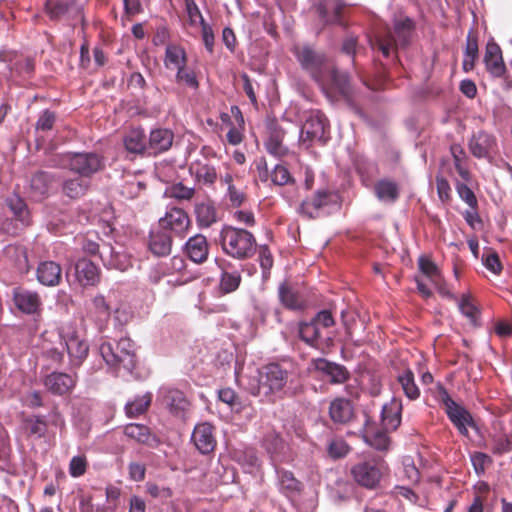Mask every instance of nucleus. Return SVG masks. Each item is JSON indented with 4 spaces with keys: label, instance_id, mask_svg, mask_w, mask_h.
<instances>
[{
    "label": "nucleus",
    "instance_id": "2eb2a0df",
    "mask_svg": "<svg viewBox=\"0 0 512 512\" xmlns=\"http://www.w3.org/2000/svg\"><path fill=\"white\" fill-rule=\"evenodd\" d=\"M315 369L330 384H343L350 377V373L344 365L324 358H319L315 361Z\"/></svg>",
    "mask_w": 512,
    "mask_h": 512
},
{
    "label": "nucleus",
    "instance_id": "c9c22d12",
    "mask_svg": "<svg viewBox=\"0 0 512 512\" xmlns=\"http://www.w3.org/2000/svg\"><path fill=\"white\" fill-rule=\"evenodd\" d=\"M48 424L43 416H28L22 421V429L28 437L42 438L47 432Z\"/></svg>",
    "mask_w": 512,
    "mask_h": 512
},
{
    "label": "nucleus",
    "instance_id": "f704fd0d",
    "mask_svg": "<svg viewBox=\"0 0 512 512\" xmlns=\"http://www.w3.org/2000/svg\"><path fill=\"white\" fill-rule=\"evenodd\" d=\"M284 135V130L278 125L270 127L269 137L265 142V148L269 154L281 157L287 153V148L282 143Z\"/></svg>",
    "mask_w": 512,
    "mask_h": 512
},
{
    "label": "nucleus",
    "instance_id": "13d9d810",
    "mask_svg": "<svg viewBox=\"0 0 512 512\" xmlns=\"http://www.w3.org/2000/svg\"><path fill=\"white\" fill-rule=\"evenodd\" d=\"M263 445L268 453L276 454L283 448L284 443L278 433L271 431L265 435Z\"/></svg>",
    "mask_w": 512,
    "mask_h": 512
},
{
    "label": "nucleus",
    "instance_id": "393cba45",
    "mask_svg": "<svg viewBox=\"0 0 512 512\" xmlns=\"http://www.w3.org/2000/svg\"><path fill=\"white\" fill-rule=\"evenodd\" d=\"M323 91L328 92L329 89H334L342 95H348L350 90L349 76L345 72H340L333 68L331 65L326 70V81L324 84H319Z\"/></svg>",
    "mask_w": 512,
    "mask_h": 512
},
{
    "label": "nucleus",
    "instance_id": "f03ea898",
    "mask_svg": "<svg viewBox=\"0 0 512 512\" xmlns=\"http://www.w3.org/2000/svg\"><path fill=\"white\" fill-rule=\"evenodd\" d=\"M223 252L237 260L251 258L257 248L254 235L246 229L224 226L219 233Z\"/></svg>",
    "mask_w": 512,
    "mask_h": 512
},
{
    "label": "nucleus",
    "instance_id": "aec40b11",
    "mask_svg": "<svg viewBox=\"0 0 512 512\" xmlns=\"http://www.w3.org/2000/svg\"><path fill=\"white\" fill-rule=\"evenodd\" d=\"M45 10L52 20H57L62 17L81 18V9L74 0H47L45 4Z\"/></svg>",
    "mask_w": 512,
    "mask_h": 512
},
{
    "label": "nucleus",
    "instance_id": "ddd939ff",
    "mask_svg": "<svg viewBox=\"0 0 512 512\" xmlns=\"http://www.w3.org/2000/svg\"><path fill=\"white\" fill-rule=\"evenodd\" d=\"M77 383V374L53 371L42 379L45 389L55 396L69 395Z\"/></svg>",
    "mask_w": 512,
    "mask_h": 512
},
{
    "label": "nucleus",
    "instance_id": "09e8293b",
    "mask_svg": "<svg viewBox=\"0 0 512 512\" xmlns=\"http://www.w3.org/2000/svg\"><path fill=\"white\" fill-rule=\"evenodd\" d=\"M55 181L54 176L46 171H39L31 178V188L39 195H45L48 193L53 182Z\"/></svg>",
    "mask_w": 512,
    "mask_h": 512
},
{
    "label": "nucleus",
    "instance_id": "864d4df0",
    "mask_svg": "<svg viewBox=\"0 0 512 512\" xmlns=\"http://www.w3.org/2000/svg\"><path fill=\"white\" fill-rule=\"evenodd\" d=\"M165 194L168 197L174 198L179 201H182V200L188 201L194 197L195 189L193 187H187L183 183L178 182L176 184L169 186L166 189Z\"/></svg>",
    "mask_w": 512,
    "mask_h": 512
},
{
    "label": "nucleus",
    "instance_id": "bb28decb",
    "mask_svg": "<svg viewBox=\"0 0 512 512\" xmlns=\"http://www.w3.org/2000/svg\"><path fill=\"white\" fill-rule=\"evenodd\" d=\"M36 276L44 286H57L61 282L62 269L54 261H43L37 267Z\"/></svg>",
    "mask_w": 512,
    "mask_h": 512
},
{
    "label": "nucleus",
    "instance_id": "5fc2aeb1",
    "mask_svg": "<svg viewBox=\"0 0 512 512\" xmlns=\"http://www.w3.org/2000/svg\"><path fill=\"white\" fill-rule=\"evenodd\" d=\"M478 56L477 40L468 36L463 59V69L468 72L474 68L475 59Z\"/></svg>",
    "mask_w": 512,
    "mask_h": 512
},
{
    "label": "nucleus",
    "instance_id": "4be33fe9",
    "mask_svg": "<svg viewBox=\"0 0 512 512\" xmlns=\"http://www.w3.org/2000/svg\"><path fill=\"white\" fill-rule=\"evenodd\" d=\"M332 202V194L319 190L311 198L305 199L300 205V212L308 218H317L321 210Z\"/></svg>",
    "mask_w": 512,
    "mask_h": 512
},
{
    "label": "nucleus",
    "instance_id": "2f4dec72",
    "mask_svg": "<svg viewBox=\"0 0 512 512\" xmlns=\"http://www.w3.org/2000/svg\"><path fill=\"white\" fill-rule=\"evenodd\" d=\"M329 415L334 423L345 424L353 417V408L349 400L344 398L334 399L330 403Z\"/></svg>",
    "mask_w": 512,
    "mask_h": 512
},
{
    "label": "nucleus",
    "instance_id": "338daca9",
    "mask_svg": "<svg viewBox=\"0 0 512 512\" xmlns=\"http://www.w3.org/2000/svg\"><path fill=\"white\" fill-rule=\"evenodd\" d=\"M56 120L55 113L50 110H44L36 122V130L49 131L53 128Z\"/></svg>",
    "mask_w": 512,
    "mask_h": 512
},
{
    "label": "nucleus",
    "instance_id": "69168bd1",
    "mask_svg": "<svg viewBox=\"0 0 512 512\" xmlns=\"http://www.w3.org/2000/svg\"><path fill=\"white\" fill-rule=\"evenodd\" d=\"M482 262L484 266L494 274H499L502 271V265L500 263L499 256L495 252H488L483 254Z\"/></svg>",
    "mask_w": 512,
    "mask_h": 512
},
{
    "label": "nucleus",
    "instance_id": "423d86ee",
    "mask_svg": "<svg viewBox=\"0 0 512 512\" xmlns=\"http://www.w3.org/2000/svg\"><path fill=\"white\" fill-rule=\"evenodd\" d=\"M61 165L88 179L104 167L103 158L94 152L67 153L62 156Z\"/></svg>",
    "mask_w": 512,
    "mask_h": 512
},
{
    "label": "nucleus",
    "instance_id": "4468645a",
    "mask_svg": "<svg viewBox=\"0 0 512 512\" xmlns=\"http://www.w3.org/2000/svg\"><path fill=\"white\" fill-rule=\"evenodd\" d=\"M12 299L15 307L27 315H39L42 311V300L40 295L22 287L13 289Z\"/></svg>",
    "mask_w": 512,
    "mask_h": 512
},
{
    "label": "nucleus",
    "instance_id": "a211bd4d",
    "mask_svg": "<svg viewBox=\"0 0 512 512\" xmlns=\"http://www.w3.org/2000/svg\"><path fill=\"white\" fill-rule=\"evenodd\" d=\"M192 441L201 454H209L216 447L214 427L208 422H202L194 427Z\"/></svg>",
    "mask_w": 512,
    "mask_h": 512
},
{
    "label": "nucleus",
    "instance_id": "49530a36",
    "mask_svg": "<svg viewBox=\"0 0 512 512\" xmlns=\"http://www.w3.org/2000/svg\"><path fill=\"white\" fill-rule=\"evenodd\" d=\"M152 401V394L145 393L141 396H136L133 400L129 401L125 405V411L128 417L133 418L143 414Z\"/></svg>",
    "mask_w": 512,
    "mask_h": 512
},
{
    "label": "nucleus",
    "instance_id": "c85d7f7f",
    "mask_svg": "<svg viewBox=\"0 0 512 512\" xmlns=\"http://www.w3.org/2000/svg\"><path fill=\"white\" fill-rule=\"evenodd\" d=\"M401 400L393 398L391 401L382 407L381 420L383 428L386 431H394L401 423Z\"/></svg>",
    "mask_w": 512,
    "mask_h": 512
},
{
    "label": "nucleus",
    "instance_id": "a19ab883",
    "mask_svg": "<svg viewBox=\"0 0 512 512\" xmlns=\"http://www.w3.org/2000/svg\"><path fill=\"white\" fill-rule=\"evenodd\" d=\"M397 381L405 396L410 400H416L420 396V389L415 383L414 374L410 369L404 370L397 376Z\"/></svg>",
    "mask_w": 512,
    "mask_h": 512
},
{
    "label": "nucleus",
    "instance_id": "603ef678",
    "mask_svg": "<svg viewBox=\"0 0 512 512\" xmlns=\"http://www.w3.org/2000/svg\"><path fill=\"white\" fill-rule=\"evenodd\" d=\"M350 451L347 442L339 437L331 438L327 443V453L333 459L344 458Z\"/></svg>",
    "mask_w": 512,
    "mask_h": 512
},
{
    "label": "nucleus",
    "instance_id": "bf43d9fd",
    "mask_svg": "<svg viewBox=\"0 0 512 512\" xmlns=\"http://www.w3.org/2000/svg\"><path fill=\"white\" fill-rule=\"evenodd\" d=\"M218 397L220 401L227 404L231 409L238 410L241 406V402L236 392L231 388H224L219 390Z\"/></svg>",
    "mask_w": 512,
    "mask_h": 512
},
{
    "label": "nucleus",
    "instance_id": "f257e3e1",
    "mask_svg": "<svg viewBox=\"0 0 512 512\" xmlns=\"http://www.w3.org/2000/svg\"><path fill=\"white\" fill-rule=\"evenodd\" d=\"M292 372L283 364L270 362L258 371V383L251 389L254 396L275 402L288 394L292 383Z\"/></svg>",
    "mask_w": 512,
    "mask_h": 512
},
{
    "label": "nucleus",
    "instance_id": "0eeeda50",
    "mask_svg": "<svg viewBox=\"0 0 512 512\" xmlns=\"http://www.w3.org/2000/svg\"><path fill=\"white\" fill-rule=\"evenodd\" d=\"M437 399L444 406L445 412L450 421L456 426L462 435L468 434V426H473L474 422L470 413L462 406L457 404L442 386L437 387Z\"/></svg>",
    "mask_w": 512,
    "mask_h": 512
},
{
    "label": "nucleus",
    "instance_id": "6e6552de",
    "mask_svg": "<svg viewBox=\"0 0 512 512\" xmlns=\"http://www.w3.org/2000/svg\"><path fill=\"white\" fill-rule=\"evenodd\" d=\"M347 6L345 0H320L315 5V11L322 26L339 25L347 28Z\"/></svg>",
    "mask_w": 512,
    "mask_h": 512
},
{
    "label": "nucleus",
    "instance_id": "4d7b16f0",
    "mask_svg": "<svg viewBox=\"0 0 512 512\" xmlns=\"http://www.w3.org/2000/svg\"><path fill=\"white\" fill-rule=\"evenodd\" d=\"M258 262L262 269L263 278H267L273 266V256L266 245L260 246L258 251Z\"/></svg>",
    "mask_w": 512,
    "mask_h": 512
},
{
    "label": "nucleus",
    "instance_id": "37998d69",
    "mask_svg": "<svg viewBox=\"0 0 512 512\" xmlns=\"http://www.w3.org/2000/svg\"><path fill=\"white\" fill-rule=\"evenodd\" d=\"M460 312L470 321L473 326H479L480 311L474 304L469 294H463L457 301Z\"/></svg>",
    "mask_w": 512,
    "mask_h": 512
},
{
    "label": "nucleus",
    "instance_id": "774afa93",
    "mask_svg": "<svg viewBox=\"0 0 512 512\" xmlns=\"http://www.w3.org/2000/svg\"><path fill=\"white\" fill-rule=\"evenodd\" d=\"M318 328H330L335 324V320L329 310L319 311L312 319Z\"/></svg>",
    "mask_w": 512,
    "mask_h": 512
},
{
    "label": "nucleus",
    "instance_id": "cd10ccee",
    "mask_svg": "<svg viewBox=\"0 0 512 512\" xmlns=\"http://www.w3.org/2000/svg\"><path fill=\"white\" fill-rule=\"evenodd\" d=\"M484 62L488 72L493 77H502L505 74L506 66L502 58L501 49L497 44H487Z\"/></svg>",
    "mask_w": 512,
    "mask_h": 512
},
{
    "label": "nucleus",
    "instance_id": "de8ad7c7",
    "mask_svg": "<svg viewBox=\"0 0 512 512\" xmlns=\"http://www.w3.org/2000/svg\"><path fill=\"white\" fill-rule=\"evenodd\" d=\"M220 268L222 270L219 283L221 292L228 294L237 290L241 283V274L238 271L229 272L223 266Z\"/></svg>",
    "mask_w": 512,
    "mask_h": 512
},
{
    "label": "nucleus",
    "instance_id": "9d476101",
    "mask_svg": "<svg viewBox=\"0 0 512 512\" xmlns=\"http://www.w3.org/2000/svg\"><path fill=\"white\" fill-rule=\"evenodd\" d=\"M85 252L95 255L99 254L103 264L108 268H114L125 271L131 264L130 260L118 251L109 243H102L101 245L92 241H87L83 246Z\"/></svg>",
    "mask_w": 512,
    "mask_h": 512
},
{
    "label": "nucleus",
    "instance_id": "dca6fc26",
    "mask_svg": "<svg viewBox=\"0 0 512 512\" xmlns=\"http://www.w3.org/2000/svg\"><path fill=\"white\" fill-rule=\"evenodd\" d=\"M162 403L168 408L171 414L184 418L189 410L190 402L184 393L177 389L163 388L160 392Z\"/></svg>",
    "mask_w": 512,
    "mask_h": 512
},
{
    "label": "nucleus",
    "instance_id": "ea45409f",
    "mask_svg": "<svg viewBox=\"0 0 512 512\" xmlns=\"http://www.w3.org/2000/svg\"><path fill=\"white\" fill-rule=\"evenodd\" d=\"M89 186L90 180L79 175L63 183V192L70 198H79L87 192Z\"/></svg>",
    "mask_w": 512,
    "mask_h": 512
},
{
    "label": "nucleus",
    "instance_id": "3c124183",
    "mask_svg": "<svg viewBox=\"0 0 512 512\" xmlns=\"http://www.w3.org/2000/svg\"><path fill=\"white\" fill-rule=\"evenodd\" d=\"M195 214L197 223L201 227H209L216 222L215 208L209 203L197 204Z\"/></svg>",
    "mask_w": 512,
    "mask_h": 512
},
{
    "label": "nucleus",
    "instance_id": "20e7f679",
    "mask_svg": "<svg viewBox=\"0 0 512 512\" xmlns=\"http://www.w3.org/2000/svg\"><path fill=\"white\" fill-rule=\"evenodd\" d=\"M99 351L106 364L118 373L124 370L130 374L136 367V348L130 338H121L115 346L104 342L100 345Z\"/></svg>",
    "mask_w": 512,
    "mask_h": 512
},
{
    "label": "nucleus",
    "instance_id": "680f3d73",
    "mask_svg": "<svg viewBox=\"0 0 512 512\" xmlns=\"http://www.w3.org/2000/svg\"><path fill=\"white\" fill-rule=\"evenodd\" d=\"M87 460L85 456H74L69 463V473L72 477H80L85 474Z\"/></svg>",
    "mask_w": 512,
    "mask_h": 512
},
{
    "label": "nucleus",
    "instance_id": "a18cd8bd",
    "mask_svg": "<svg viewBox=\"0 0 512 512\" xmlns=\"http://www.w3.org/2000/svg\"><path fill=\"white\" fill-rule=\"evenodd\" d=\"M280 490L286 495H292L301 491L302 484L287 470H277Z\"/></svg>",
    "mask_w": 512,
    "mask_h": 512
},
{
    "label": "nucleus",
    "instance_id": "f8f14e48",
    "mask_svg": "<svg viewBox=\"0 0 512 512\" xmlns=\"http://www.w3.org/2000/svg\"><path fill=\"white\" fill-rule=\"evenodd\" d=\"M354 481L367 489H375L383 475L382 466L373 461H364L351 468Z\"/></svg>",
    "mask_w": 512,
    "mask_h": 512
},
{
    "label": "nucleus",
    "instance_id": "4c0bfd02",
    "mask_svg": "<svg viewBox=\"0 0 512 512\" xmlns=\"http://www.w3.org/2000/svg\"><path fill=\"white\" fill-rule=\"evenodd\" d=\"M299 338L311 347H318L321 338V330L312 320L300 322L298 325Z\"/></svg>",
    "mask_w": 512,
    "mask_h": 512
},
{
    "label": "nucleus",
    "instance_id": "f3484780",
    "mask_svg": "<svg viewBox=\"0 0 512 512\" xmlns=\"http://www.w3.org/2000/svg\"><path fill=\"white\" fill-rule=\"evenodd\" d=\"M174 133L167 128H156L150 131L147 142V155L156 156L168 151L173 144Z\"/></svg>",
    "mask_w": 512,
    "mask_h": 512
},
{
    "label": "nucleus",
    "instance_id": "39448f33",
    "mask_svg": "<svg viewBox=\"0 0 512 512\" xmlns=\"http://www.w3.org/2000/svg\"><path fill=\"white\" fill-rule=\"evenodd\" d=\"M295 55L301 67L318 83L326 81V70L330 66L325 54L304 45L295 48Z\"/></svg>",
    "mask_w": 512,
    "mask_h": 512
},
{
    "label": "nucleus",
    "instance_id": "6ab92c4d",
    "mask_svg": "<svg viewBox=\"0 0 512 512\" xmlns=\"http://www.w3.org/2000/svg\"><path fill=\"white\" fill-rule=\"evenodd\" d=\"M63 340L69 355L70 365L73 368L80 367L88 355L89 346L87 342L75 333H72L67 337H63Z\"/></svg>",
    "mask_w": 512,
    "mask_h": 512
},
{
    "label": "nucleus",
    "instance_id": "473e14b6",
    "mask_svg": "<svg viewBox=\"0 0 512 512\" xmlns=\"http://www.w3.org/2000/svg\"><path fill=\"white\" fill-rule=\"evenodd\" d=\"M278 296L280 302L290 310H301L306 306L303 297L289 286L286 282L281 283L278 287Z\"/></svg>",
    "mask_w": 512,
    "mask_h": 512
},
{
    "label": "nucleus",
    "instance_id": "7ed1b4c3",
    "mask_svg": "<svg viewBox=\"0 0 512 512\" xmlns=\"http://www.w3.org/2000/svg\"><path fill=\"white\" fill-rule=\"evenodd\" d=\"M394 32L387 29L377 34L372 48H377L384 57L388 58L398 46H406L414 31V22L406 16H399L393 22Z\"/></svg>",
    "mask_w": 512,
    "mask_h": 512
},
{
    "label": "nucleus",
    "instance_id": "8fccbe9b",
    "mask_svg": "<svg viewBox=\"0 0 512 512\" xmlns=\"http://www.w3.org/2000/svg\"><path fill=\"white\" fill-rule=\"evenodd\" d=\"M418 266L421 273L433 286H437L440 283L442 276L433 261L426 257H420L418 260Z\"/></svg>",
    "mask_w": 512,
    "mask_h": 512
},
{
    "label": "nucleus",
    "instance_id": "a878e982",
    "mask_svg": "<svg viewBox=\"0 0 512 512\" xmlns=\"http://www.w3.org/2000/svg\"><path fill=\"white\" fill-rule=\"evenodd\" d=\"M75 274L82 286H94L100 280L98 267L86 258L77 261L75 264Z\"/></svg>",
    "mask_w": 512,
    "mask_h": 512
},
{
    "label": "nucleus",
    "instance_id": "1a4fd4ad",
    "mask_svg": "<svg viewBox=\"0 0 512 512\" xmlns=\"http://www.w3.org/2000/svg\"><path fill=\"white\" fill-rule=\"evenodd\" d=\"M326 118L320 111H311L309 116L306 118L300 131V143L301 145L309 148L313 142L324 143L326 137Z\"/></svg>",
    "mask_w": 512,
    "mask_h": 512
},
{
    "label": "nucleus",
    "instance_id": "72a5a7b5",
    "mask_svg": "<svg viewBox=\"0 0 512 512\" xmlns=\"http://www.w3.org/2000/svg\"><path fill=\"white\" fill-rule=\"evenodd\" d=\"M375 195L379 201L384 203H394L400 194L398 184L390 179H381L374 185Z\"/></svg>",
    "mask_w": 512,
    "mask_h": 512
},
{
    "label": "nucleus",
    "instance_id": "b1692460",
    "mask_svg": "<svg viewBox=\"0 0 512 512\" xmlns=\"http://www.w3.org/2000/svg\"><path fill=\"white\" fill-rule=\"evenodd\" d=\"M124 433L127 437L151 448H155L161 443L160 439L156 435L152 434L150 429L143 424H127L124 427Z\"/></svg>",
    "mask_w": 512,
    "mask_h": 512
},
{
    "label": "nucleus",
    "instance_id": "5701e85b",
    "mask_svg": "<svg viewBox=\"0 0 512 512\" xmlns=\"http://www.w3.org/2000/svg\"><path fill=\"white\" fill-rule=\"evenodd\" d=\"M184 250L188 258L194 263H204L209 255V244L202 234L190 237L185 243Z\"/></svg>",
    "mask_w": 512,
    "mask_h": 512
},
{
    "label": "nucleus",
    "instance_id": "58836bf2",
    "mask_svg": "<svg viewBox=\"0 0 512 512\" xmlns=\"http://www.w3.org/2000/svg\"><path fill=\"white\" fill-rule=\"evenodd\" d=\"M190 171L194 173L195 178L199 182L205 184H214L217 180V172L214 166L207 162L196 161L190 167Z\"/></svg>",
    "mask_w": 512,
    "mask_h": 512
},
{
    "label": "nucleus",
    "instance_id": "412c9836",
    "mask_svg": "<svg viewBox=\"0 0 512 512\" xmlns=\"http://www.w3.org/2000/svg\"><path fill=\"white\" fill-rule=\"evenodd\" d=\"M496 148V139L493 135L478 131L474 133L469 141V149L477 158H487Z\"/></svg>",
    "mask_w": 512,
    "mask_h": 512
},
{
    "label": "nucleus",
    "instance_id": "e2e57ef3",
    "mask_svg": "<svg viewBox=\"0 0 512 512\" xmlns=\"http://www.w3.org/2000/svg\"><path fill=\"white\" fill-rule=\"evenodd\" d=\"M176 81L183 82L192 89H197L199 86L195 73L192 70L186 69L185 67L177 70Z\"/></svg>",
    "mask_w": 512,
    "mask_h": 512
},
{
    "label": "nucleus",
    "instance_id": "c756f323",
    "mask_svg": "<svg viewBox=\"0 0 512 512\" xmlns=\"http://www.w3.org/2000/svg\"><path fill=\"white\" fill-rule=\"evenodd\" d=\"M148 246L155 256H167L171 253L172 237L168 232L161 228L153 230L150 232Z\"/></svg>",
    "mask_w": 512,
    "mask_h": 512
},
{
    "label": "nucleus",
    "instance_id": "052dcab7",
    "mask_svg": "<svg viewBox=\"0 0 512 512\" xmlns=\"http://www.w3.org/2000/svg\"><path fill=\"white\" fill-rule=\"evenodd\" d=\"M184 2L190 24L196 25L199 23L200 25H202L203 23H205V20L195 0H184Z\"/></svg>",
    "mask_w": 512,
    "mask_h": 512
},
{
    "label": "nucleus",
    "instance_id": "9b49d317",
    "mask_svg": "<svg viewBox=\"0 0 512 512\" xmlns=\"http://www.w3.org/2000/svg\"><path fill=\"white\" fill-rule=\"evenodd\" d=\"M190 226L191 221L186 211L176 206L168 207L165 215L159 219V228L181 238L186 235Z\"/></svg>",
    "mask_w": 512,
    "mask_h": 512
},
{
    "label": "nucleus",
    "instance_id": "0e129e2a",
    "mask_svg": "<svg viewBox=\"0 0 512 512\" xmlns=\"http://www.w3.org/2000/svg\"><path fill=\"white\" fill-rule=\"evenodd\" d=\"M291 179L288 169L283 165H276L271 173V180L275 185H286Z\"/></svg>",
    "mask_w": 512,
    "mask_h": 512
},
{
    "label": "nucleus",
    "instance_id": "e433bc0d",
    "mask_svg": "<svg viewBox=\"0 0 512 512\" xmlns=\"http://www.w3.org/2000/svg\"><path fill=\"white\" fill-rule=\"evenodd\" d=\"M187 56L184 48L176 44L166 46L164 65L168 69L186 67Z\"/></svg>",
    "mask_w": 512,
    "mask_h": 512
},
{
    "label": "nucleus",
    "instance_id": "c03bdc74",
    "mask_svg": "<svg viewBox=\"0 0 512 512\" xmlns=\"http://www.w3.org/2000/svg\"><path fill=\"white\" fill-rule=\"evenodd\" d=\"M185 269V259L182 256H173L167 263L164 264L163 273L168 275L179 274L180 277L177 279V282L184 284L192 279L191 276H185Z\"/></svg>",
    "mask_w": 512,
    "mask_h": 512
},
{
    "label": "nucleus",
    "instance_id": "79ce46f5",
    "mask_svg": "<svg viewBox=\"0 0 512 512\" xmlns=\"http://www.w3.org/2000/svg\"><path fill=\"white\" fill-rule=\"evenodd\" d=\"M5 203L15 218L24 224H28L29 212L25 201L16 193L6 197Z\"/></svg>",
    "mask_w": 512,
    "mask_h": 512
},
{
    "label": "nucleus",
    "instance_id": "6e6d98bb",
    "mask_svg": "<svg viewBox=\"0 0 512 512\" xmlns=\"http://www.w3.org/2000/svg\"><path fill=\"white\" fill-rule=\"evenodd\" d=\"M365 441L372 446L373 448L379 451H385L388 449L390 444V439L384 431H376L373 434H367L365 436Z\"/></svg>",
    "mask_w": 512,
    "mask_h": 512
},
{
    "label": "nucleus",
    "instance_id": "7c9ffc66",
    "mask_svg": "<svg viewBox=\"0 0 512 512\" xmlns=\"http://www.w3.org/2000/svg\"><path fill=\"white\" fill-rule=\"evenodd\" d=\"M123 143L127 152L134 155H147V142L143 129H131L124 136Z\"/></svg>",
    "mask_w": 512,
    "mask_h": 512
}]
</instances>
